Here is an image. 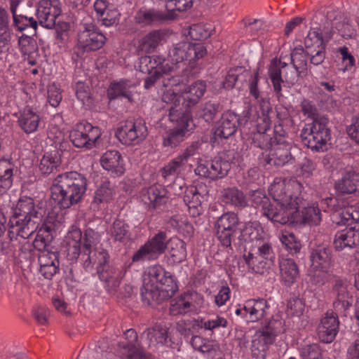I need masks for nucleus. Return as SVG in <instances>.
<instances>
[{"instance_id":"obj_32","label":"nucleus","mask_w":359,"mask_h":359,"mask_svg":"<svg viewBox=\"0 0 359 359\" xmlns=\"http://www.w3.org/2000/svg\"><path fill=\"white\" fill-rule=\"evenodd\" d=\"M242 121L234 112L226 111L222 116L215 133L220 137L226 139L235 133L238 126L242 124Z\"/></svg>"},{"instance_id":"obj_63","label":"nucleus","mask_w":359,"mask_h":359,"mask_svg":"<svg viewBox=\"0 0 359 359\" xmlns=\"http://www.w3.org/2000/svg\"><path fill=\"white\" fill-rule=\"evenodd\" d=\"M48 100L50 104L56 107L62 100L61 90L56 83L50 84L48 88Z\"/></svg>"},{"instance_id":"obj_59","label":"nucleus","mask_w":359,"mask_h":359,"mask_svg":"<svg viewBox=\"0 0 359 359\" xmlns=\"http://www.w3.org/2000/svg\"><path fill=\"white\" fill-rule=\"evenodd\" d=\"M186 293L190 304L191 312L198 313L205 307V299L202 294L196 292H188Z\"/></svg>"},{"instance_id":"obj_30","label":"nucleus","mask_w":359,"mask_h":359,"mask_svg":"<svg viewBox=\"0 0 359 359\" xmlns=\"http://www.w3.org/2000/svg\"><path fill=\"white\" fill-rule=\"evenodd\" d=\"M339 321L333 313H326L318 327V336L323 343L332 342L338 332Z\"/></svg>"},{"instance_id":"obj_46","label":"nucleus","mask_w":359,"mask_h":359,"mask_svg":"<svg viewBox=\"0 0 359 359\" xmlns=\"http://www.w3.org/2000/svg\"><path fill=\"white\" fill-rule=\"evenodd\" d=\"M221 200L226 204L238 208H243L248 204L243 193L235 187L224 189L221 192Z\"/></svg>"},{"instance_id":"obj_6","label":"nucleus","mask_w":359,"mask_h":359,"mask_svg":"<svg viewBox=\"0 0 359 359\" xmlns=\"http://www.w3.org/2000/svg\"><path fill=\"white\" fill-rule=\"evenodd\" d=\"M38 208L34 199L30 197L21 198L13 209L9 223L14 231L23 238H28L36 229L39 218Z\"/></svg>"},{"instance_id":"obj_1","label":"nucleus","mask_w":359,"mask_h":359,"mask_svg":"<svg viewBox=\"0 0 359 359\" xmlns=\"http://www.w3.org/2000/svg\"><path fill=\"white\" fill-rule=\"evenodd\" d=\"M302 185L294 179L276 177L269 188V193L276 203L283 208L279 223L303 224L317 226L322 220V215L316 203H308L301 212L298 210L302 202L300 194Z\"/></svg>"},{"instance_id":"obj_58","label":"nucleus","mask_w":359,"mask_h":359,"mask_svg":"<svg viewBox=\"0 0 359 359\" xmlns=\"http://www.w3.org/2000/svg\"><path fill=\"white\" fill-rule=\"evenodd\" d=\"M280 241L291 252L297 253L300 250V243L296 240L294 234L289 231H283L280 236Z\"/></svg>"},{"instance_id":"obj_21","label":"nucleus","mask_w":359,"mask_h":359,"mask_svg":"<svg viewBox=\"0 0 359 359\" xmlns=\"http://www.w3.org/2000/svg\"><path fill=\"white\" fill-rule=\"evenodd\" d=\"M127 341L118 344L117 355L123 359H149L142 348L137 345V334L133 329L124 333Z\"/></svg>"},{"instance_id":"obj_54","label":"nucleus","mask_w":359,"mask_h":359,"mask_svg":"<svg viewBox=\"0 0 359 359\" xmlns=\"http://www.w3.org/2000/svg\"><path fill=\"white\" fill-rule=\"evenodd\" d=\"M227 325L228 321L225 318L219 315H214L207 319L202 320L200 326L202 329L213 334L220 328H226Z\"/></svg>"},{"instance_id":"obj_25","label":"nucleus","mask_w":359,"mask_h":359,"mask_svg":"<svg viewBox=\"0 0 359 359\" xmlns=\"http://www.w3.org/2000/svg\"><path fill=\"white\" fill-rule=\"evenodd\" d=\"M275 140L276 142L274 147L269 151L266 163L276 166H283L292 159L290 152V146L280 135L279 137H276Z\"/></svg>"},{"instance_id":"obj_18","label":"nucleus","mask_w":359,"mask_h":359,"mask_svg":"<svg viewBox=\"0 0 359 359\" xmlns=\"http://www.w3.org/2000/svg\"><path fill=\"white\" fill-rule=\"evenodd\" d=\"M60 13V0H41L36 13L37 22L45 28L52 29Z\"/></svg>"},{"instance_id":"obj_33","label":"nucleus","mask_w":359,"mask_h":359,"mask_svg":"<svg viewBox=\"0 0 359 359\" xmlns=\"http://www.w3.org/2000/svg\"><path fill=\"white\" fill-rule=\"evenodd\" d=\"M280 282L285 286L293 285L299 276V271L296 262L290 258H281L279 260Z\"/></svg>"},{"instance_id":"obj_20","label":"nucleus","mask_w":359,"mask_h":359,"mask_svg":"<svg viewBox=\"0 0 359 359\" xmlns=\"http://www.w3.org/2000/svg\"><path fill=\"white\" fill-rule=\"evenodd\" d=\"M183 83L180 81V78L177 76L168 77L163 81V86L161 89V99L163 102L172 104L170 110L172 108L179 111H183L178 108L182 96Z\"/></svg>"},{"instance_id":"obj_3","label":"nucleus","mask_w":359,"mask_h":359,"mask_svg":"<svg viewBox=\"0 0 359 359\" xmlns=\"http://www.w3.org/2000/svg\"><path fill=\"white\" fill-rule=\"evenodd\" d=\"M141 295L148 304L171 298L178 290L173 276L159 264L147 267L142 276Z\"/></svg>"},{"instance_id":"obj_39","label":"nucleus","mask_w":359,"mask_h":359,"mask_svg":"<svg viewBox=\"0 0 359 359\" xmlns=\"http://www.w3.org/2000/svg\"><path fill=\"white\" fill-rule=\"evenodd\" d=\"M18 122L25 133L30 134L37 130L40 123V116L32 109L26 107L20 111Z\"/></svg>"},{"instance_id":"obj_26","label":"nucleus","mask_w":359,"mask_h":359,"mask_svg":"<svg viewBox=\"0 0 359 359\" xmlns=\"http://www.w3.org/2000/svg\"><path fill=\"white\" fill-rule=\"evenodd\" d=\"M109 255L104 249H97L87 255V258L83 262V266L86 270L95 268L100 278L106 280L107 277L104 272L108 269Z\"/></svg>"},{"instance_id":"obj_57","label":"nucleus","mask_w":359,"mask_h":359,"mask_svg":"<svg viewBox=\"0 0 359 359\" xmlns=\"http://www.w3.org/2000/svg\"><path fill=\"white\" fill-rule=\"evenodd\" d=\"M301 359H320L321 351L316 344H305L299 348Z\"/></svg>"},{"instance_id":"obj_2","label":"nucleus","mask_w":359,"mask_h":359,"mask_svg":"<svg viewBox=\"0 0 359 359\" xmlns=\"http://www.w3.org/2000/svg\"><path fill=\"white\" fill-rule=\"evenodd\" d=\"M239 239L252 243L251 251L243 258L249 270L256 273H264L269 262H273L274 253L270 243V236L258 222L246 223L241 229Z\"/></svg>"},{"instance_id":"obj_9","label":"nucleus","mask_w":359,"mask_h":359,"mask_svg":"<svg viewBox=\"0 0 359 359\" xmlns=\"http://www.w3.org/2000/svg\"><path fill=\"white\" fill-rule=\"evenodd\" d=\"M169 119L175 126L166 132L163 144L165 147L172 148L184 140L185 137L191 133L194 126L191 115L187 111H179L172 108L170 110Z\"/></svg>"},{"instance_id":"obj_4","label":"nucleus","mask_w":359,"mask_h":359,"mask_svg":"<svg viewBox=\"0 0 359 359\" xmlns=\"http://www.w3.org/2000/svg\"><path fill=\"white\" fill-rule=\"evenodd\" d=\"M86 186V177L77 172L60 174L53 181L50 199L60 208H69L82 199Z\"/></svg>"},{"instance_id":"obj_41","label":"nucleus","mask_w":359,"mask_h":359,"mask_svg":"<svg viewBox=\"0 0 359 359\" xmlns=\"http://www.w3.org/2000/svg\"><path fill=\"white\" fill-rule=\"evenodd\" d=\"M206 90L205 82L198 81L193 83L189 86L183 83L182 96V99L187 101V105H194L203 97Z\"/></svg>"},{"instance_id":"obj_48","label":"nucleus","mask_w":359,"mask_h":359,"mask_svg":"<svg viewBox=\"0 0 359 359\" xmlns=\"http://www.w3.org/2000/svg\"><path fill=\"white\" fill-rule=\"evenodd\" d=\"M93 6L97 15L102 18V21L104 25L109 27L116 23L118 12L109 11L106 0H96Z\"/></svg>"},{"instance_id":"obj_45","label":"nucleus","mask_w":359,"mask_h":359,"mask_svg":"<svg viewBox=\"0 0 359 359\" xmlns=\"http://www.w3.org/2000/svg\"><path fill=\"white\" fill-rule=\"evenodd\" d=\"M139 22L150 24L174 18L172 13L162 12L154 9H141L136 15Z\"/></svg>"},{"instance_id":"obj_61","label":"nucleus","mask_w":359,"mask_h":359,"mask_svg":"<svg viewBox=\"0 0 359 359\" xmlns=\"http://www.w3.org/2000/svg\"><path fill=\"white\" fill-rule=\"evenodd\" d=\"M340 214L341 219L344 222H356L359 220V206L350 205L345 207Z\"/></svg>"},{"instance_id":"obj_38","label":"nucleus","mask_w":359,"mask_h":359,"mask_svg":"<svg viewBox=\"0 0 359 359\" xmlns=\"http://www.w3.org/2000/svg\"><path fill=\"white\" fill-rule=\"evenodd\" d=\"M168 330L165 327L155 325L148 329L142 334V344L144 346H155L164 344L167 341Z\"/></svg>"},{"instance_id":"obj_15","label":"nucleus","mask_w":359,"mask_h":359,"mask_svg":"<svg viewBox=\"0 0 359 359\" xmlns=\"http://www.w3.org/2000/svg\"><path fill=\"white\" fill-rule=\"evenodd\" d=\"M240 223L238 215L233 212H226L217 217L214 223L216 236L224 246L231 244Z\"/></svg>"},{"instance_id":"obj_43","label":"nucleus","mask_w":359,"mask_h":359,"mask_svg":"<svg viewBox=\"0 0 359 359\" xmlns=\"http://www.w3.org/2000/svg\"><path fill=\"white\" fill-rule=\"evenodd\" d=\"M61 163L60 156L57 151L46 152L38 165L39 171L43 175L53 172Z\"/></svg>"},{"instance_id":"obj_13","label":"nucleus","mask_w":359,"mask_h":359,"mask_svg":"<svg viewBox=\"0 0 359 359\" xmlns=\"http://www.w3.org/2000/svg\"><path fill=\"white\" fill-rule=\"evenodd\" d=\"M310 261L309 276L316 283H324L330 275V250L325 245L316 247L311 253Z\"/></svg>"},{"instance_id":"obj_8","label":"nucleus","mask_w":359,"mask_h":359,"mask_svg":"<svg viewBox=\"0 0 359 359\" xmlns=\"http://www.w3.org/2000/svg\"><path fill=\"white\" fill-rule=\"evenodd\" d=\"M261 115H259L256 120H251L249 122L245 120L246 126L241 129L243 137L251 141L255 146L269 151L274 147L276 137H279L273 131L271 134L267 133L270 130L271 120L264 109Z\"/></svg>"},{"instance_id":"obj_40","label":"nucleus","mask_w":359,"mask_h":359,"mask_svg":"<svg viewBox=\"0 0 359 359\" xmlns=\"http://www.w3.org/2000/svg\"><path fill=\"white\" fill-rule=\"evenodd\" d=\"M20 2V0H8L9 8L13 15L14 25L20 31L30 29L34 33L37 27V21L32 17L28 18L26 15L16 14V10Z\"/></svg>"},{"instance_id":"obj_23","label":"nucleus","mask_w":359,"mask_h":359,"mask_svg":"<svg viewBox=\"0 0 359 359\" xmlns=\"http://www.w3.org/2000/svg\"><path fill=\"white\" fill-rule=\"evenodd\" d=\"M251 200L256 208H261L263 215L269 219L279 223V218L282 217L283 210L274 200L276 206L271 203L269 198L261 190L252 191Z\"/></svg>"},{"instance_id":"obj_42","label":"nucleus","mask_w":359,"mask_h":359,"mask_svg":"<svg viewBox=\"0 0 359 359\" xmlns=\"http://www.w3.org/2000/svg\"><path fill=\"white\" fill-rule=\"evenodd\" d=\"M184 201L189 208V214L193 217L199 215L202 212L201 196L195 187L186 188L183 191Z\"/></svg>"},{"instance_id":"obj_12","label":"nucleus","mask_w":359,"mask_h":359,"mask_svg":"<svg viewBox=\"0 0 359 359\" xmlns=\"http://www.w3.org/2000/svg\"><path fill=\"white\" fill-rule=\"evenodd\" d=\"M301 136L304 145L316 151L327 149L330 140V130L324 121L315 119L311 123L305 125Z\"/></svg>"},{"instance_id":"obj_27","label":"nucleus","mask_w":359,"mask_h":359,"mask_svg":"<svg viewBox=\"0 0 359 359\" xmlns=\"http://www.w3.org/2000/svg\"><path fill=\"white\" fill-rule=\"evenodd\" d=\"M276 332L269 327H266L258 331L254 335L251 344V352L253 356H263L275 339Z\"/></svg>"},{"instance_id":"obj_16","label":"nucleus","mask_w":359,"mask_h":359,"mask_svg":"<svg viewBox=\"0 0 359 359\" xmlns=\"http://www.w3.org/2000/svg\"><path fill=\"white\" fill-rule=\"evenodd\" d=\"M147 128L144 122L127 121L121 126L116 133V136L123 144H137L147 136Z\"/></svg>"},{"instance_id":"obj_49","label":"nucleus","mask_w":359,"mask_h":359,"mask_svg":"<svg viewBox=\"0 0 359 359\" xmlns=\"http://www.w3.org/2000/svg\"><path fill=\"white\" fill-rule=\"evenodd\" d=\"M285 62L276 58L273 59L268 68V74L271 80L274 91L278 95L282 90L281 84L283 79L281 77V69L285 66Z\"/></svg>"},{"instance_id":"obj_11","label":"nucleus","mask_w":359,"mask_h":359,"mask_svg":"<svg viewBox=\"0 0 359 359\" xmlns=\"http://www.w3.org/2000/svg\"><path fill=\"white\" fill-rule=\"evenodd\" d=\"M196 147L194 145L188 147L176 158L170 161L161 169V175L165 179L174 178L175 182L172 184L171 188L175 195L180 196L183 194V188L184 186V180L179 176L182 171L184 170L186 163L189 158L196 154Z\"/></svg>"},{"instance_id":"obj_64","label":"nucleus","mask_w":359,"mask_h":359,"mask_svg":"<svg viewBox=\"0 0 359 359\" xmlns=\"http://www.w3.org/2000/svg\"><path fill=\"white\" fill-rule=\"evenodd\" d=\"M189 34L193 39L201 40L211 35V29L203 25H194L190 27Z\"/></svg>"},{"instance_id":"obj_35","label":"nucleus","mask_w":359,"mask_h":359,"mask_svg":"<svg viewBox=\"0 0 359 359\" xmlns=\"http://www.w3.org/2000/svg\"><path fill=\"white\" fill-rule=\"evenodd\" d=\"M55 227L56 224L53 222V218L48 217L39 229L33 242L34 247L36 250L45 252V249L53 239V232Z\"/></svg>"},{"instance_id":"obj_36","label":"nucleus","mask_w":359,"mask_h":359,"mask_svg":"<svg viewBox=\"0 0 359 359\" xmlns=\"http://www.w3.org/2000/svg\"><path fill=\"white\" fill-rule=\"evenodd\" d=\"M357 245H359V229L350 227L337 233L334 241V245L337 250L351 248Z\"/></svg>"},{"instance_id":"obj_62","label":"nucleus","mask_w":359,"mask_h":359,"mask_svg":"<svg viewBox=\"0 0 359 359\" xmlns=\"http://www.w3.org/2000/svg\"><path fill=\"white\" fill-rule=\"evenodd\" d=\"M306 60L307 57L302 48H296L291 53V61L297 70L306 66Z\"/></svg>"},{"instance_id":"obj_56","label":"nucleus","mask_w":359,"mask_h":359,"mask_svg":"<svg viewBox=\"0 0 359 359\" xmlns=\"http://www.w3.org/2000/svg\"><path fill=\"white\" fill-rule=\"evenodd\" d=\"M306 48H313L314 49L325 46V40L320 30L317 28L310 29L304 40Z\"/></svg>"},{"instance_id":"obj_14","label":"nucleus","mask_w":359,"mask_h":359,"mask_svg":"<svg viewBox=\"0 0 359 359\" xmlns=\"http://www.w3.org/2000/svg\"><path fill=\"white\" fill-rule=\"evenodd\" d=\"M102 135L99 127L88 122L76 123L69 132V139L74 147L90 149Z\"/></svg>"},{"instance_id":"obj_44","label":"nucleus","mask_w":359,"mask_h":359,"mask_svg":"<svg viewBox=\"0 0 359 359\" xmlns=\"http://www.w3.org/2000/svg\"><path fill=\"white\" fill-rule=\"evenodd\" d=\"M191 345L195 349L207 357H213L216 355L219 345L216 341L208 340L201 336H193Z\"/></svg>"},{"instance_id":"obj_5","label":"nucleus","mask_w":359,"mask_h":359,"mask_svg":"<svg viewBox=\"0 0 359 359\" xmlns=\"http://www.w3.org/2000/svg\"><path fill=\"white\" fill-rule=\"evenodd\" d=\"M165 234L159 232L151 240L142 245L133 256V262L156 259L166 248L170 264H179L184 262L187 255L186 243L177 237L171 238L165 244Z\"/></svg>"},{"instance_id":"obj_60","label":"nucleus","mask_w":359,"mask_h":359,"mask_svg":"<svg viewBox=\"0 0 359 359\" xmlns=\"http://www.w3.org/2000/svg\"><path fill=\"white\" fill-rule=\"evenodd\" d=\"M339 52L341 56V64L339 69L343 72L350 70L355 65L354 57L346 46L340 48Z\"/></svg>"},{"instance_id":"obj_47","label":"nucleus","mask_w":359,"mask_h":359,"mask_svg":"<svg viewBox=\"0 0 359 359\" xmlns=\"http://www.w3.org/2000/svg\"><path fill=\"white\" fill-rule=\"evenodd\" d=\"M109 234L115 242L126 243L131 239L129 226L122 220H116L110 228Z\"/></svg>"},{"instance_id":"obj_10","label":"nucleus","mask_w":359,"mask_h":359,"mask_svg":"<svg viewBox=\"0 0 359 359\" xmlns=\"http://www.w3.org/2000/svg\"><path fill=\"white\" fill-rule=\"evenodd\" d=\"M206 53V48L201 43L182 41L175 44L169 50L168 57L165 60H169L170 66H175V69L172 71L173 72L184 61H188L190 65L193 64L203 57Z\"/></svg>"},{"instance_id":"obj_51","label":"nucleus","mask_w":359,"mask_h":359,"mask_svg":"<svg viewBox=\"0 0 359 359\" xmlns=\"http://www.w3.org/2000/svg\"><path fill=\"white\" fill-rule=\"evenodd\" d=\"M163 34L160 31H152L141 38L139 48L145 53L153 52L161 43Z\"/></svg>"},{"instance_id":"obj_19","label":"nucleus","mask_w":359,"mask_h":359,"mask_svg":"<svg viewBox=\"0 0 359 359\" xmlns=\"http://www.w3.org/2000/svg\"><path fill=\"white\" fill-rule=\"evenodd\" d=\"M231 168V165L227 161L215 158L212 161L201 160L195 169L197 175L217 180L225 177Z\"/></svg>"},{"instance_id":"obj_34","label":"nucleus","mask_w":359,"mask_h":359,"mask_svg":"<svg viewBox=\"0 0 359 359\" xmlns=\"http://www.w3.org/2000/svg\"><path fill=\"white\" fill-rule=\"evenodd\" d=\"M243 309L250 320L257 322L269 313V305L264 299H252L245 302Z\"/></svg>"},{"instance_id":"obj_55","label":"nucleus","mask_w":359,"mask_h":359,"mask_svg":"<svg viewBox=\"0 0 359 359\" xmlns=\"http://www.w3.org/2000/svg\"><path fill=\"white\" fill-rule=\"evenodd\" d=\"M170 311L172 315L184 314L191 312L190 304L186 292L172 300Z\"/></svg>"},{"instance_id":"obj_22","label":"nucleus","mask_w":359,"mask_h":359,"mask_svg":"<svg viewBox=\"0 0 359 359\" xmlns=\"http://www.w3.org/2000/svg\"><path fill=\"white\" fill-rule=\"evenodd\" d=\"M135 67L144 74L172 73L175 69V66H170L169 60H165L158 55L142 56Z\"/></svg>"},{"instance_id":"obj_37","label":"nucleus","mask_w":359,"mask_h":359,"mask_svg":"<svg viewBox=\"0 0 359 359\" xmlns=\"http://www.w3.org/2000/svg\"><path fill=\"white\" fill-rule=\"evenodd\" d=\"M40 273L47 279H50L58 269V260L55 254L41 252L38 258Z\"/></svg>"},{"instance_id":"obj_52","label":"nucleus","mask_w":359,"mask_h":359,"mask_svg":"<svg viewBox=\"0 0 359 359\" xmlns=\"http://www.w3.org/2000/svg\"><path fill=\"white\" fill-rule=\"evenodd\" d=\"M115 187L109 181L101 183L95 191L94 203L97 204L108 203L115 196Z\"/></svg>"},{"instance_id":"obj_24","label":"nucleus","mask_w":359,"mask_h":359,"mask_svg":"<svg viewBox=\"0 0 359 359\" xmlns=\"http://www.w3.org/2000/svg\"><path fill=\"white\" fill-rule=\"evenodd\" d=\"M351 290V284L344 279L337 278L333 286V294L336 297L334 306L337 311L343 312L351 307L353 303V297Z\"/></svg>"},{"instance_id":"obj_53","label":"nucleus","mask_w":359,"mask_h":359,"mask_svg":"<svg viewBox=\"0 0 359 359\" xmlns=\"http://www.w3.org/2000/svg\"><path fill=\"white\" fill-rule=\"evenodd\" d=\"M19 46L22 53L27 55L29 65H34L36 62L34 57L37 55V46L36 41L30 36L22 35L19 39Z\"/></svg>"},{"instance_id":"obj_28","label":"nucleus","mask_w":359,"mask_h":359,"mask_svg":"<svg viewBox=\"0 0 359 359\" xmlns=\"http://www.w3.org/2000/svg\"><path fill=\"white\" fill-rule=\"evenodd\" d=\"M141 199L149 208H159L167 202V191L161 184H154L142 190Z\"/></svg>"},{"instance_id":"obj_50","label":"nucleus","mask_w":359,"mask_h":359,"mask_svg":"<svg viewBox=\"0 0 359 359\" xmlns=\"http://www.w3.org/2000/svg\"><path fill=\"white\" fill-rule=\"evenodd\" d=\"M336 189L341 194H352L359 187V174L346 173L336 183Z\"/></svg>"},{"instance_id":"obj_7","label":"nucleus","mask_w":359,"mask_h":359,"mask_svg":"<svg viewBox=\"0 0 359 359\" xmlns=\"http://www.w3.org/2000/svg\"><path fill=\"white\" fill-rule=\"evenodd\" d=\"M100 241V235L94 230L86 229L82 237L81 230L72 226L64 240L67 256L70 260H76L81 252L87 255L98 249L97 245Z\"/></svg>"},{"instance_id":"obj_17","label":"nucleus","mask_w":359,"mask_h":359,"mask_svg":"<svg viewBox=\"0 0 359 359\" xmlns=\"http://www.w3.org/2000/svg\"><path fill=\"white\" fill-rule=\"evenodd\" d=\"M106 41V37L100 32L95 25L86 24L78 34L77 46L83 51L100 49Z\"/></svg>"},{"instance_id":"obj_31","label":"nucleus","mask_w":359,"mask_h":359,"mask_svg":"<svg viewBox=\"0 0 359 359\" xmlns=\"http://www.w3.org/2000/svg\"><path fill=\"white\" fill-rule=\"evenodd\" d=\"M102 167L116 176H120L125 172V162L121 154L116 150H109L100 158Z\"/></svg>"},{"instance_id":"obj_29","label":"nucleus","mask_w":359,"mask_h":359,"mask_svg":"<svg viewBox=\"0 0 359 359\" xmlns=\"http://www.w3.org/2000/svg\"><path fill=\"white\" fill-rule=\"evenodd\" d=\"M137 85V83L127 79L112 82L107 90V96L110 100L125 98L131 102Z\"/></svg>"}]
</instances>
